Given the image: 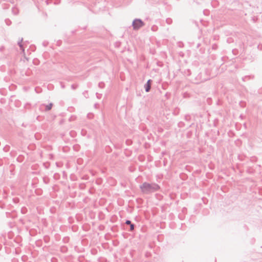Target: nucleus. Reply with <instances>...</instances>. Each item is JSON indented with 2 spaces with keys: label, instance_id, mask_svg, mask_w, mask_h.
<instances>
[{
  "label": "nucleus",
  "instance_id": "13",
  "mask_svg": "<svg viewBox=\"0 0 262 262\" xmlns=\"http://www.w3.org/2000/svg\"><path fill=\"white\" fill-rule=\"evenodd\" d=\"M166 22L167 24L170 25L172 23V20L170 18H168L166 19Z\"/></svg>",
  "mask_w": 262,
  "mask_h": 262
},
{
  "label": "nucleus",
  "instance_id": "20",
  "mask_svg": "<svg viewBox=\"0 0 262 262\" xmlns=\"http://www.w3.org/2000/svg\"><path fill=\"white\" fill-rule=\"evenodd\" d=\"M43 180L44 183H46V184H48L49 183V179H46V178H44L43 179Z\"/></svg>",
  "mask_w": 262,
  "mask_h": 262
},
{
  "label": "nucleus",
  "instance_id": "31",
  "mask_svg": "<svg viewBox=\"0 0 262 262\" xmlns=\"http://www.w3.org/2000/svg\"><path fill=\"white\" fill-rule=\"evenodd\" d=\"M215 47H216V45H213V46H212L213 49H215Z\"/></svg>",
  "mask_w": 262,
  "mask_h": 262
},
{
  "label": "nucleus",
  "instance_id": "4",
  "mask_svg": "<svg viewBox=\"0 0 262 262\" xmlns=\"http://www.w3.org/2000/svg\"><path fill=\"white\" fill-rule=\"evenodd\" d=\"M125 224L129 225V229L128 230V231L133 232L135 230V225L134 224L132 223L130 220H126L125 221Z\"/></svg>",
  "mask_w": 262,
  "mask_h": 262
},
{
  "label": "nucleus",
  "instance_id": "29",
  "mask_svg": "<svg viewBox=\"0 0 262 262\" xmlns=\"http://www.w3.org/2000/svg\"><path fill=\"white\" fill-rule=\"evenodd\" d=\"M2 165H3L2 160L0 159V166H2Z\"/></svg>",
  "mask_w": 262,
  "mask_h": 262
},
{
  "label": "nucleus",
  "instance_id": "5",
  "mask_svg": "<svg viewBox=\"0 0 262 262\" xmlns=\"http://www.w3.org/2000/svg\"><path fill=\"white\" fill-rule=\"evenodd\" d=\"M23 40V38H21L20 40H19L17 42V45H18V46L19 47L20 50H21L23 52H24L25 51V49L23 47V45L22 44V41Z\"/></svg>",
  "mask_w": 262,
  "mask_h": 262
},
{
  "label": "nucleus",
  "instance_id": "34",
  "mask_svg": "<svg viewBox=\"0 0 262 262\" xmlns=\"http://www.w3.org/2000/svg\"><path fill=\"white\" fill-rule=\"evenodd\" d=\"M199 46H200V44L199 43V44H198V45H197V48H199Z\"/></svg>",
  "mask_w": 262,
  "mask_h": 262
},
{
  "label": "nucleus",
  "instance_id": "17",
  "mask_svg": "<svg viewBox=\"0 0 262 262\" xmlns=\"http://www.w3.org/2000/svg\"><path fill=\"white\" fill-rule=\"evenodd\" d=\"M96 97L98 99H101V97H102V94H99L98 93H96Z\"/></svg>",
  "mask_w": 262,
  "mask_h": 262
},
{
  "label": "nucleus",
  "instance_id": "21",
  "mask_svg": "<svg viewBox=\"0 0 262 262\" xmlns=\"http://www.w3.org/2000/svg\"><path fill=\"white\" fill-rule=\"evenodd\" d=\"M71 88H72V89L75 90V89H76L77 88V85H75V84H72L71 85Z\"/></svg>",
  "mask_w": 262,
  "mask_h": 262
},
{
  "label": "nucleus",
  "instance_id": "26",
  "mask_svg": "<svg viewBox=\"0 0 262 262\" xmlns=\"http://www.w3.org/2000/svg\"><path fill=\"white\" fill-rule=\"evenodd\" d=\"M4 49V47L3 46H2L1 47H0V51L1 52H2Z\"/></svg>",
  "mask_w": 262,
  "mask_h": 262
},
{
  "label": "nucleus",
  "instance_id": "9",
  "mask_svg": "<svg viewBox=\"0 0 262 262\" xmlns=\"http://www.w3.org/2000/svg\"><path fill=\"white\" fill-rule=\"evenodd\" d=\"M98 86L101 89H103L105 86V83L103 82H100L98 83Z\"/></svg>",
  "mask_w": 262,
  "mask_h": 262
},
{
  "label": "nucleus",
  "instance_id": "28",
  "mask_svg": "<svg viewBox=\"0 0 262 262\" xmlns=\"http://www.w3.org/2000/svg\"><path fill=\"white\" fill-rule=\"evenodd\" d=\"M187 72H188V73L187 74V75H190L191 74L190 70H187Z\"/></svg>",
  "mask_w": 262,
  "mask_h": 262
},
{
  "label": "nucleus",
  "instance_id": "3",
  "mask_svg": "<svg viewBox=\"0 0 262 262\" xmlns=\"http://www.w3.org/2000/svg\"><path fill=\"white\" fill-rule=\"evenodd\" d=\"M152 81L151 79H149L147 80V82L144 84V89L146 92H148L150 91L151 89V85L152 84Z\"/></svg>",
  "mask_w": 262,
  "mask_h": 262
},
{
  "label": "nucleus",
  "instance_id": "1",
  "mask_svg": "<svg viewBox=\"0 0 262 262\" xmlns=\"http://www.w3.org/2000/svg\"><path fill=\"white\" fill-rule=\"evenodd\" d=\"M139 187L141 192L145 194H149L158 191L160 189L158 184L155 183H149L146 182L140 185Z\"/></svg>",
  "mask_w": 262,
  "mask_h": 262
},
{
  "label": "nucleus",
  "instance_id": "6",
  "mask_svg": "<svg viewBox=\"0 0 262 262\" xmlns=\"http://www.w3.org/2000/svg\"><path fill=\"white\" fill-rule=\"evenodd\" d=\"M52 106H53V103H49L48 105H46V106H45V107H45V111H50L52 108Z\"/></svg>",
  "mask_w": 262,
  "mask_h": 262
},
{
  "label": "nucleus",
  "instance_id": "10",
  "mask_svg": "<svg viewBox=\"0 0 262 262\" xmlns=\"http://www.w3.org/2000/svg\"><path fill=\"white\" fill-rule=\"evenodd\" d=\"M43 240L45 243H48L50 241V237L48 236H45L43 237Z\"/></svg>",
  "mask_w": 262,
  "mask_h": 262
},
{
  "label": "nucleus",
  "instance_id": "2",
  "mask_svg": "<svg viewBox=\"0 0 262 262\" xmlns=\"http://www.w3.org/2000/svg\"><path fill=\"white\" fill-rule=\"evenodd\" d=\"M145 25L144 23L140 18H135L132 23L134 30H137Z\"/></svg>",
  "mask_w": 262,
  "mask_h": 262
},
{
  "label": "nucleus",
  "instance_id": "11",
  "mask_svg": "<svg viewBox=\"0 0 262 262\" xmlns=\"http://www.w3.org/2000/svg\"><path fill=\"white\" fill-rule=\"evenodd\" d=\"M69 240H70V238L69 237H64L63 238L62 241L64 243H68L69 242Z\"/></svg>",
  "mask_w": 262,
  "mask_h": 262
},
{
  "label": "nucleus",
  "instance_id": "8",
  "mask_svg": "<svg viewBox=\"0 0 262 262\" xmlns=\"http://www.w3.org/2000/svg\"><path fill=\"white\" fill-rule=\"evenodd\" d=\"M68 251V248L66 246H62L61 247V251L63 253H66Z\"/></svg>",
  "mask_w": 262,
  "mask_h": 262
},
{
  "label": "nucleus",
  "instance_id": "24",
  "mask_svg": "<svg viewBox=\"0 0 262 262\" xmlns=\"http://www.w3.org/2000/svg\"><path fill=\"white\" fill-rule=\"evenodd\" d=\"M183 124V122H180L179 123V124H178V125H179V126L181 127H182V126Z\"/></svg>",
  "mask_w": 262,
  "mask_h": 262
},
{
  "label": "nucleus",
  "instance_id": "25",
  "mask_svg": "<svg viewBox=\"0 0 262 262\" xmlns=\"http://www.w3.org/2000/svg\"><path fill=\"white\" fill-rule=\"evenodd\" d=\"M86 131H84L83 130H82L81 134L83 136H84L85 134Z\"/></svg>",
  "mask_w": 262,
  "mask_h": 262
},
{
  "label": "nucleus",
  "instance_id": "19",
  "mask_svg": "<svg viewBox=\"0 0 262 262\" xmlns=\"http://www.w3.org/2000/svg\"><path fill=\"white\" fill-rule=\"evenodd\" d=\"M43 165L46 169H48L49 167L50 164H49V163H43Z\"/></svg>",
  "mask_w": 262,
  "mask_h": 262
},
{
  "label": "nucleus",
  "instance_id": "16",
  "mask_svg": "<svg viewBox=\"0 0 262 262\" xmlns=\"http://www.w3.org/2000/svg\"><path fill=\"white\" fill-rule=\"evenodd\" d=\"M239 104H240L241 106L242 107H244L246 106V103L243 101L240 102Z\"/></svg>",
  "mask_w": 262,
  "mask_h": 262
},
{
  "label": "nucleus",
  "instance_id": "15",
  "mask_svg": "<svg viewBox=\"0 0 262 262\" xmlns=\"http://www.w3.org/2000/svg\"><path fill=\"white\" fill-rule=\"evenodd\" d=\"M87 116L89 119H92L94 117V115L92 113H89Z\"/></svg>",
  "mask_w": 262,
  "mask_h": 262
},
{
  "label": "nucleus",
  "instance_id": "33",
  "mask_svg": "<svg viewBox=\"0 0 262 262\" xmlns=\"http://www.w3.org/2000/svg\"><path fill=\"white\" fill-rule=\"evenodd\" d=\"M151 29L152 30H155V28H154V27H152Z\"/></svg>",
  "mask_w": 262,
  "mask_h": 262
},
{
  "label": "nucleus",
  "instance_id": "12",
  "mask_svg": "<svg viewBox=\"0 0 262 262\" xmlns=\"http://www.w3.org/2000/svg\"><path fill=\"white\" fill-rule=\"evenodd\" d=\"M3 150L5 151V152H8L9 150H10V146L9 145H6L4 148H3Z\"/></svg>",
  "mask_w": 262,
  "mask_h": 262
},
{
  "label": "nucleus",
  "instance_id": "7",
  "mask_svg": "<svg viewBox=\"0 0 262 262\" xmlns=\"http://www.w3.org/2000/svg\"><path fill=\"white\" fill-rule=\"evenodd\" d=\"M27 212V209L25 207H23L21 209V213L22 214H26Z\"/></svg>",
  "mask_w": 262,
  "mask_h": 262
},
{
  "label": "nucleus",
  "instance_id": "14",
  "mask_svg": "<svg viewBox=\"0 0 262 262\" xmlns=\"http://www.w3.org/2000/svg\"><path fill=\"white\" fill-rule=\"evenodd\" d=\"M191 119V117L189 115H187L185 116V120L187 121H189Z\"/></svg>",
  "mask_w": 262,
  "mask_h": 262
},
{
  "label": "nucleus",
  "instance_id": "27",
  "mask_svg": "<svg viewBox=\"0 0 262 262\" xmlns=\"http://www.w3.org/2000/svg\"><path fill=\"white\" fill-rule=\"evenodd\" d=\"M56 260H57V259H56V258H53L51 259L52 262H55Z\"/></svg>",
  "mask_w": 262,
  "mask_h": 262
},
{
  "label": "nucleus",
  "instance_id": "23",
  "mask_svg": "<svg viewBox=\"0 0 262 262\" xmlns=\"http://www.w3.org/2000/svg\"><path fill=\"white\" fill-rule=\"evenodd\" d=\"M179 46L180 47H181V48H182V47H183V46H184V45H183V43L182 42H179Z\"/></svg>",
  "mask_w": 262,
  "mask_h": 262
},
{
  "label": "nucleus",
  "instance_id": "22",
  "mask_svg": "<svg viewBox=\"0 0 262 262\" xmlns=\"http://www.w3.org/2000/svg\"><path fill=\"white\" fill-rule=\"evenodd\" d=\"M6 23L7 25H10L11 23V21L10 20H6Z\"/></svg>",
  "mask_w": 262,
  "mask_h": 262
},
{
  "label": "nucleus",
  "instance_id": "32",
  "mask_svg": "<svg viewBox=\"0 0 262 262\" xmlns=\"http://www.w3.org/2000/svg\"><path fill=\"white\" fill-rule=\"evenodd\" d=\"M151 29L152 30H155V28H154V27H152Z\"/></svg>",
  "mask_w": 262,
  "mask_h": 262
},
{
  "label": "nucleus",
  "instance_id": "18",
  "mask_svg": "<svg viewBox=\"0 0 262 262\" xmlns=\"http://www.w3.org/2000/svg\"><path fill=\"white\" fill-rule=\"evenodd\" d=\"M83 95L85 98H88V91H85L84 92H83Z\"/></svg>",
  "mask_w": 262,
  "mask_h": 262
},
{
  "label": "nucleus",
  "instance_id": "30",
  "mask_svg": "<svg viewBox=\"0 0 262 262\" xmlns=\"http://www.w3.org/2000/svg\"><path fill=\"white\" fill-rule=\"evenodd\" d=\"M43 45L44 46H47V44H46V43L45 42H43Z\"/></svg>",
  "mask_w": 262,
  "mask_h": 262
}]
</instances>
